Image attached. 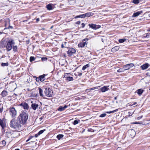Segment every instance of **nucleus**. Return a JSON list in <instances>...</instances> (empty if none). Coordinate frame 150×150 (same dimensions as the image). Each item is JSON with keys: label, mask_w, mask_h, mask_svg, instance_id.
I'll list each match as a JSON object with an SVG mask.
<instances>
[{"label": "nucleus", "mask_w": 150, "mask_h": 150, "mask_svg": "<svg viewBox=\"0 0 150 150\" xmlns=\"http://www.w3.org/2000/svg\"><path fill=\"white\" fill-rule=\"evenodd\" d=\"M118 110V109H116L115 110H113L112 111H107V112H105L107 113H108V114H110V113H114V112H115L117 111Z\"/></svg>", "instance_id": "nucleus-29"}, {"label": "nucleus", "mask_w": 150, "mask_h": 150, "mask_svg": "<svg viewBox=\"0 0 150 150\" xmlns=\"http://www.w3.org/2000/svg\"><path fill=\"white\" fill-rule=\"evenodd\" d=\"M12 48L13 49V50L14 52H17V47L16 45L14 46V45L12 46Z\"/></svg>", "instance_id": "nucleus-26"}, {"label": "nucleus", "mask_w": 150, "mask_h": 150, "mask_svg": "<svg viewBox=\"0 0 150 150\" xmlns=\"http://www.w3.org/2000/svg\"><path fill=\"white\" fill-rule=\"evenodd\" d=\"M148 31H149V32H150V28H148Z\"/></svg>", "instance_id": "nucleus-59"}, {"label": "nucleus", "mask_w": 150, "mask_h": 150, "mask_svg": "<svg viewBox=\"0 0 150 150\" xmlns=\"http://www.w3.org/2000/svg\"><path fill=\"white\" fill-rule=\"evenodd\" d=\"M100 89L102 92H104L108 91L109 88H108V86H104L101 88Z\"/></svg>", "instance_id": "nucleus-18"}, {"label": "nucleus", "mask_w": 150, "mask_h": 150, "mask_svg": "<svg viewBox=\"0 0 150 150\" xmlns=\"http://www.w3.org/2000/svg\"><path fill=\"white\" fill-rule=\"evenodd\" d=\"M142 122H135L134 124H142Z\"/></svg>", "instance_id": "nucleus-46"}, {"label": "nucleus", "mask_w": 150, "mask_h": 150, "mask_svg": "<svg viewBox=\"0 0 150 150\" xmlns=\"http://www.w3.org/2000/svg\"><path fill=\"white\" fill-rule=\"evenodd\" d=\"M143 12L142 11H137L134 13L132 16V17H137L139 16Z\"/></svg>", "instance_id": "nucleus-17"}, {"label": "nucleus", "mask_w": 150, "mask_h": 150, "mask_svg": "<svg viewBox=\"0 0 150 150\" xmlns=\"http://www.w3.org/2000/svg\"><path fill=\"white\" fill-rule=\"evenodd\" d=\"M82 75V73H79V74H78V75L79 76H81Z\"/></svg>", "instance_id": "nucleus-56"}, {"label": "nucleus", "mask_w": 150, "mask_h": 150, "mask_svg": "<svg viewBox=\"0 0 150 150\" xmlns=\"http://www.w3.org/2000/svg\"><path fill=\"white\" fill-rule=\"evenodd\" d=\"M133 2L135 4H138L139 3V0H133Z\"/></svg>", "instance_id": "nucleus-38"}, {"label": "nucleus", "mask_w": 150, "mask_h": 150, "mask_svg": "<svg viewBox=\"0 0 150 150\" xmlns=\"http://www.w3.org/2000/svg\"><path fill=\"white\" fill-rule=\"evenodd\" d=\"M33 77L34 78H35V80H36V79L37 78H38V77H37L36 76H33Z\"/></svg>", "instance_id": "nucleus-53"}, {"label": "nucleus", "mask_w": 150, "mask_h": 150, "mask_svg": "<svg viewBox=\"0 0 150 150\" xmlns=\"http://www.w3.org/2000/svg\"><path fill=\"white\" fill-rule=\"evenodd\" d=\"M99 87H93V88H92L89 89H88V90H94V89H98V88Z\"/></svg>", "instance_id": "nucleus-40"}, {"label": "nucleus", "mask_w": 150, "mask_h": 150, "mask_svg": "<svg viewBox=\"0 0 150 150\" xmlns=\"http://www.w3.org/2000/svg\"><path fill=\"white\" fill-rule=\"evenodd\" d=\"M15 150H20V149H16Z\"/></svg>", "instance_id": "nucleus-61"}, {"label": "nucleus", "mask_w": 150, "mask_h": 150, "mask_svg": "<svg viewBox=\"0 0 150 150\" xmlns=\"http://www.w3.org/2000/svg\"><path fill=\"white\" fill-rule=\"evenodd\" d=\"M144 90L142 89H139L137 90V93L139 95H141L143 93Z\"/></svg>", "instance_id": "nucleus-23"}, {"label": "nucleus", "mask_w": 150, "mask_h": 150, "mask_svg": "<svg viewBox=\"0 0 150 150\" xmlns=\"http://www.w3.org/2000/svg\"><path fill=\"white\" fill-rule=\"evenodd\" d=\"M106 115V113H103L101 114L99 116V117H103L105 116Z\"/></svg>", "instance_id": "nucleus-39"}, {"label": "nucleus", "mask_w": 150, "mask_h": 150, "mask_svg": "<svg viewBox=\"0 0 150 150\" xmlns=\"http://www.w3.org/2000/svg\"><path fill=\"white\" fill-rule=\"evenodd\" d=\"M10 125L11 127L17 130L19 129L23 125L20 121V118L17 117L16 120L13 119L10 121Z\"/></svg>", "instance_id": "nucleus-2"}, {"label": "nucleus", "mask_w": 150, "mask_h": 150, "mask_svg": "<svg viewBox=\"0 0 150 150\" xmlns=\"http://www.w3.org/2000/svg\"><path fill=\"white\" fill-rule=\"evenodd\" d=\"M8 65V63L6 62V63H2L1 65L2 67L7 66Z\"/></svg>", "instance_id": "nucleus-30"}, {"label": "nucleus", "mask_w": 150, "mask_h": 150, "mask_svg": "<svg viewBox=\"0 0 150 150\" xmlns=\"http://www.w3.org/2000/svg\"><path fill=\"white\" fill-rule=\"evenodd\" d=\"M31 103H32L31 105L32 108L34 110H36L38 107V105L35 103H33V101H31Z\"/></svg>", "instance_id": "nucleus-14"}, {"label": "nucleus", "mask_w": 150, "mask_h": 150, "mask_svg": "<svg viewBox=\"0 0 150 150\" xmlns=\"http://www.w3.org/2000/svg\"><path fill=\"white\" fill-rule=\"evenodd\" d=\"M46 76V75L45 74H43L42 75L39 76L38 78L36 79V81L37 82H39L40 81L41 82L43 81L46 79L45 77Z\"/></svg>", "instance_id": "nucleus-10"}, {"label": "nucleus", "mask_w": 150, "mask_h": 150, "mask_svg": "<svg viewBox=\"0 0 150 150\" xmlns=\"http://www.w3.org/2000/svg\"><path fill=\"white\" fill-rule=\"evenodd\" d=\"M45 129H44L40 130L38 132V133L40 135V134H42V133H43V132L45 131Z\"/></svg>", "instance_id": "nucleus-37"}, {"label": "nucleus", "mask_w": 150, "mask_h": 150, "mask_svg": "<svg viewBox=\"0 0 150 150\" xmlns=\"http://www.w3.org/2000/svg\"><path fill=\"white\" fill-rule=\"evenodd\" d=\"M117 97H115L114 98V99L115 100H116L117 99Z\"/></svg>", "instance_id": "nucleus-57"}, {"label": "nucleus", "mask_w": 150, "mask_h": 150, "mask_svg": "<svg viewBox=\"0 0 150 150\" xmlns=\"http://www.w3.org/2000/svg\"><path fill=\"white\" fill-rule=\"evenodd\" d=\"M8 92L6 90H3L1 93V96L3 97H4L8 95Z\"/></svg>", "instance_id": "nucleus-21"}, {"label": "nucleus", "mask_w": 150, "mask_h": 150, "mask_svg": "<svg viewBox=\"0 0 150 150\" xmlns=\"http://www.w3.org/2000/svg\"><path fill=\"white\" fill-rule=\"evenodd\" d=\"M34 136H30L29 137L28 139L26 140V142H28L30 141L32 138H33Z\"/></svg>", "instance_id": "nucleus-41"}, {"label": "nucleus", "mask_w": 150, "mask_h": 150, "mask_svg": "<svg viewBox=\"0 0 150 150\" xmlns=\"http://www.w3.org/2000/svg\"><path fill=\"white\" fill-rule=\"evenodd\" d=\"M47 58L45 57H43L41 58V60L42 61H45L47 60Z\"/></svg>", "instance_id": "nucleus-43"}, {"label": "nucleus", "mask_w": 150, "mask_h": 150, "mask_svg": "<svg viewBox=\"0 0 150 150\" xmlns=\"http://www.w3.org/2000/svg\"><path fill=\"white\" fill-rule=\"evenodd\" d=\"M38 89L39 90V92L40 96L43 97L44 96V95L43 94V91L42 89L40 88H39Z\"/></svg>", "instance_id": "nucleus-24"}, {"label": "nucleus", "mask_w": 150, "mask_h": 150, "mask_svg": "<svg viewBox=\"0 0 150 150\" xmlns=\"http://www.w3.org/2000/svg\"><path fill=\"white\" fill-rule=\"evenodd\" d=\"M80 122V121L79 120H75L73 123V124L74 125H76L78 124Z\"/></svg>", "instance_id": "nucleus-31"}, {"label": "nucleus", "mask_w": 150, "mask_h": 150, "mask_svg": "<svg viewBox=\"0 0 150 150\" xmlns=\"http://www.w3.org/2000/svg\"><path fill=\"white\" fill-rule=\"evenodd\" d=\"M0 125L2 128V132H5V128L6 127L5 122L4 120L1 119L0 118Z\"/></svg>", "instance_id": "nucleus-7"}, {"label": "nucleus", "mask_w": 150, "mask_h": 150, "mask_svg": "<svg viewBox=\"0 0 150 150\" xmlns=\"http://www.w3.org/2000/svg\"><path fill=\"white\" fill-rule=\"evenodd\" d=\"M71 75L70 73H65L64 74V77L67 78V77H69V76Z\"/></svg>", "instance_id": "nucleus-32"}, {"label": "nucleus", "mask_w": 150, "mask_h": 150, "mask_svg": "<svg viewBox=\"0 0 150 150\" xmlns=\"http://www.w3.org/2000/svg\"><path fill=\"white\" fill-rule=\"evenodd\" d=\"M90 28L93 30H97L100 28L101 27L100 25H97L96 24L93 23H89L88 25Z\"/></svg>", "instance_id": "nucleus-8"}, {"label": "nucleus", "mask_w": 150, "mask_h": 150, "mask_svg": "<svg viewBox=\"0 0 150 150\" xmlns=\"http://www.w3.org/2000/svg\"><path fill=\"white\" fill-rule=\"evenodd\" d=\"M129 135L132 137H134L136 134L135 131L133 129H131L128 131Z\"/></svg>", "instance_id": "nucleus-15"}, {"label": "nucleus", "mask_w": 150, "mask_h": 150, "mask_svg": "<svg viewBox=\"0 0 150 150\" xmlns=\"http://www.w3.org/2000/svg\"><path fill=\"white\" fill-rule=\"evenodd\" d=\"M142 116H140L139 117H138L137 118V119L138 120H139L141 118H142Z\"/></svg>", "instance_id": "nucleus-51"}, {"label": "nucleus", "mask_w": 150, "mask_h": 150, "mask_svg": "<svg viewBox=\"0 0 150 150\" xmlns=\"http://www.w3.org/2000/svg\"><path fill=\"white\" fill-rule=\"evenodd\" d=\"M149 66V64L148 63H146L141 66L140 67L143 70H145L147 69Z\"/></svg>", "instance_id": "nucleus-19"}, {"label": "nucleus", "mask_w": 150, "mask_h": 150, "mask_svg": "<svg viewBox=\"0 0 150 150\" xmlns=\"http://www.w3.org/2000/svg\"><path fill=\"white\" fill-rule=\"evenodd\" d=\"M81 25H82V28H83L84 27V26H85V24L84 23H82L81 24Z\"/></svg>", "instance_id": "nucleus-52"}, {"label": "nucleus", "mask_w": 150, "mask_h": 150, "mask_svg": "<svg viewBox=\"0 0 150 150\" xmlns=\"http://www.w3.org/2000/svg\"><path fill=\"white\" fill-rule=\"evenodd\" d=\"M125 40L126 39H120L119 40V42L120 43H122L124 42Z\"/></svg>", "instance_id": "nucleus-35"}, {"label": "nucleus", "mask_w": 150, "mask_h": 150, "mask_svg": "<svg viewBox=\"0 0 150 150\" xmlns=\"http://www.w3.org/2000/svg\"><path fill=\"white\" fill-rule=\"evenodd\" d=\"M20 106H21L25 110H28L29 108L28 104L25 102H23L20 104Z\"/></svg>", "instance_id": "nucleus-12"}, {"label": "nucleus", "mask_w": 150, "mask_h": 150, "mask_svg": "<svg viewBox=\"0 0 150 150\" xmlns=\"http://www.w3.org/2000/svg\"><path fill=\"white\" fill-rule=\"evenodd\" d=\"M80 23V21H78L76 22V24H79Z\"/></svg>", "instance_id": "nucleus-54"}, {"label": "nucleus", "mask_w": 150, "mask_h": 150, "mask_svg": "<svg viewBox=\"0 0 150 150\" xmlns=\"http://www.w3.org/2000/svg\"><path fill=\"white\" fill-rule=\"evenodd\" d=\"M2 33V32H0V34H1Z\"/></svg>", "instance_id": "nucleus-63"}, {"label": "nucleus", "mask_w": 150, "mask_h": 150, "mask_svg": "<svg viewBox=\"0 0 150 150\" xmlns=\"http://www.w3.org/2000/svg\"><path fill=\"white\" fill-rule=\"evenodd\" d=\"M36 22H38L39 21L40 19H36Z\"/></svg>", "instance_id": "nucleus-58"}, {"label": "nucleus", "mask_w": 150, "mask_h": 150, "mask_svg": "<svg viewBox=\"0 0 150 150\" xmlns=\"http://www.w3.org/2000/svg\"><path fill=\"white\" fill-rule=\"evenodd\" d=\"M2 144L4 146H5L6 144V141L4 140H3L2 142Z\"/></svg>", "instance_id": "nucleus-45"}, {"label": "nucleus", "mask_w": 150, "mask_h": 150, "mask_svg": "<svg viewBox=\"0 0 150 150\" xmlns=\"http://www.w3.org/2000/svg\"><path fill=\"white\" fill-rule=\"evenodd\" d=\"M149 34L147 33L146 34V35L145 36H144L145 38H149Z\"/></svg>", "instance_id": "nucleus-47"}, {"label": "nucleus", "mask_w": 150, "mask_h": 150, "mask_svg": "<svg viewBox=\"0 0 150 150\" xmlns=\"http://www.w3.org/2000/svg\"><path fill=\"white\" fill-rule=\"evenodd\" d=\"M66 80L69 81H73L74 80V79L72 77L69 76V77H67V78L66 79Z\"/></svg>", "instance_id": "nucleus-28"}, {"label": "nucleus", "mask_w": 150, "mask_h": 150, "mask_svg": "<svg viewBox=\"0 0 150 150\" xmlns=\"http://www.w3.org/2000/svg\"><path fill=\"white\" fill-rule=\"evenodd\" d=\"M44 93L45 96L48 97H52L53 96V92L50 88H46L44 91Z\"/></svg>", "instance_id": "nucleus-4"}, {"label": "nucleus", "mask_w": 150, "mask_h": 150, "mask_svg": "<svg viewBox=\"0 0 150 150\" xmlns=\"http://www.w3.org/2000/svg\"><path fill=\"white\" fill-rule=\"evenodd\" d=\"M35 59V58L34 57L31 56L30 58V62H32Z\"/></svg>", "instance_id": "nucleus-34"}, {"label": "nucleus", "mask_w": 150, "mask_h": 150, "mask_svg": "<svg viewBox=\"0 0 150 150\" xmlns=\"http://www.w3.org/2000/svg\"><path fill=\"white\" fill-rule=\"evenodd\" d=\"M70 105V104L69 105H65L64 106H59L57 110L59 111H62L64 110L66 108H67L68 106Z\"/></svg>", "instance_id": "nucleus-13"}, {"label": "nucleus", "mask_w": 150, "mask_h": 150, "mask_svg": "<svg viewBox=\"0 0 150 150\" xmlns=\"http://www.w3.org/2000/svg\"><path fill=\"white\" fill-rule=\"evenodd\" d=\"M149 73H147L146 74V75L147 76H149V77H150V75H149Z\"/></svg>", "instance_id": "nucleus-55"}, {"label": "nucleus", "mask_w": 150, "mask_h": 150, "mask_svg": "<svg viewBox=\"0 0 150 150\" xmlns=\"http://www.w3.org/2000/svg\"><path fill=\"white\" fill-rule=\"evenodd\" d=\"M46 8L48 10H51L53 8V5L51 4H49L46 6Z\"/></svg>", "instance_id": "nucleus-22"}, {"label": "nucleus", "mask_w": 150, "mask_h": 150, "mask_svg": "<svg viewBox=\"0 0 150 150\" xmlns=\"http://www.w3.org/2000/svg\"><path fill=\"white\" fill-rule=\"evenodd\" d=\"M9 110L10 114L12 118L15 117L17 115V111L15 108L13 107H11Z\"/></svg>", "instance_id": "nucleus-6"}, {"label": "nucleus", "mask_w": 150, "mask_h": 150, "mask_svg": "<svg viewBox=\"0 0 150 150\" xmlns=\"http://www.w3.org/2000/svg\"><path fill=\"white\" fill-rule=\"evenodd\" d=\"M67 43V42H64V44L62 43L61 45V47L62 48H66L67 47L66 46V45Z\"/></svg>", "instance_id": "nucleus-36"}, {"label": "nucleus", "mask_w": 150, "mask_h": 150, "mask_svg": "<svg viewBox=\"0 0 150 150\" xmlns=\"http://www.w3.org/2000/svg\"><path fill=\"white\" fill-rule=\"evenodd\" d=\"M5 42H6V43L4 47H6L7 52H9L11 50L12 46L15 44L14 40L11 38H6L4 40L3 39L2 40L1 43L2 44H4Z\"/></svg>", "instance_id": "nucleus-1"}, {"label": "nucleus", "mask_w": 150, "mask_h": 150, "mask_svg": "<svg viewBox=\"0 0 150 150\" xmlns=\"http://www.w3.org/2000/svg\"><path fill=\"white\" fill-rule=\"evenodd\" d=\"M125 70V69L123 68H120L117 71L118 72H122Z\"/></svg>", "instance_id": "nucleus-33"}, {"label": "nucleus", "mask_w": 150, "mask_h": 150, "mask_svg": "<svg viewBox=\"0 0 150 150\" xmlns=\"http://www.w3.org/2000/svg\"><path fill=\"white\" fill-rule=\"evenodd\" d=\"M90 67V65L89 64H87L84 66L82 68V70L83 71H84L85 70V69L88 67Z\"/></svg>", "instance_id": "nucleus-27"}, {"label": "nucleus", "mask_w": 150, "mask_h": 150, "mask_svg": "<svg viewBox=\"0 0 150 150\" xmlns=\"http://www.w3.org/2000/svg\"><path fill=\"white\" fill-rule=\"evenodd\" d=\"M93 13H86L80 15L76 16L74 18H83L85 17H88L93 15Z\"/></svg>", "instance_id": "nucleus-5"}, {"label": "nucleus", "mask_w": 150, "mask_h": 150, "mask_svg": "<svg viewBox=\"0 0 150 150\" xmlns=\"http://www.w3.org/2000/svg\"><path fill=\"white\" fill-rule=\"evenodd\" d=\"M137 104V102H134L133 103V104H131V106H132L133 105H135L136 104Z\"/></svg>", "instance_id": "nucleus-50"}, {"label": "nucleus", "mask_w": 150, "mask_h": 150, "mask_svg": "<svg viewBox=\"0 0 150 150\" xmlns=\"http://www.w3.org/2000/svg\"><path fill=\"white\" fill-rule=\"evenodd\" d=\"M84 130H85V129L83 130V131H82V132H84Z\"/></svg>", "instance_id": "nucleus-64"}, {"label": "nucleus", "mask_w": 150, "mask_h": 150, "mask_svg": "<svg viewBox=\"0 0 150 150\" xmlns=\"http://www.w3.org/2000/svg\"><path fill=\"white\" fill-rule=\"evenodd\" d=\"M39 135H39V134L38 133L37 134H36L35 135L34 137H38L39 136Z\"/></svg>", "instance_id": "nucleus-48"}, {"label": "nucleus", "mask_w": 150, "mask_h": 150, "mask_svg": "<svg viewBox=\"0 0 150 150\" xmlns=\"http://www.w3.org/2000/svg\"><path fill=\"white\" fill-rule=\"evenodd\" d=\"M134 66V64H129L124 65L123 67V68L126 70L129 69L133 67Z\"/></svg>", "instance_id": "nucleus-11"}, {"label": "nucleus", "mask_w": 150, "mask_h": 150, "mask_svg": "<svg viewBox=\"0 0 150 150\" xmlns=\"http://www.w3.org/2000/svg\"><path fill=\"white\" fill-rule=\"evenodd\" d=\"M64 137V135L62 134H59L57 136V138L58 140H60L62 138Z\"/></svg>", "instance_id": "nucleus-25"}, {"label": "nucleus", "mask_w": 150, "mask_h": 150, "mask_svg": "<svg viewBox=\"0 0 150 150\" xmlns=\"http://www.w3.org/2000/svg\"><path fill=\"white\" fill-rule=\"evenodd\" d=\"M53 27V25H52L50 28V29H52Z\"/></svg>", "instance_id": "nucleus-60"}, {"label": "nucleus", "mask_w": 150, "mask_h": 150, "mask_svg": "<svg viewBox=\"0 0 150 150\" xmlns=\"http://www.w3.org/2000/svg\"><path fill=\"white\" fill-rule=\"evenodd\" d=\"M23 22H25V21H27V20H25V21H22Z\"/></svg>", "instance_id": "nucleus-62"}, {"label": "nucleus", "mask_w": 150, "mask_h": 150, "mask_svg": "<svg viewBox=\"0 0 150 150\" xmlns=\"http://www.w3.org/2000/svg\"><path fill=\"white\" fill-rule=\"evenodd\" d=\"M13 28V27H12V26H10V25H9V26H8V28H8V29H10V28H11V29H12V28Z\"/></svg>", "instance_id": "nucleus-49"}, {"label": "nucleus", "mask_w": 150, "mask_h": 150, "mask_svg": "<svg viewBox=\"0 0 150 150\" xmlns=\"http://www.w3.org/2000/svg\"><path fill=\"white\" fill-rule=\"evenodd\" d=\"M20 119V121L23 125H25L28 118V114L25 111H22L19 116Z\"/></svg>", "instance_id": "nucleus-3"}, {"label": "nucleus", "mask_w": 150, "mask_h": 150, "mask_svg": "<svg viewBox=\"0 0 150 150\" xmlns=\"http://www.w3.org/2000/svg\"><path fill=\"white\" fill-rule=\"evenodd\" d=\"M80 42L78 44V46L79 47H83L86 45H87V42Z\"/></svg>", "instance_id": "nucleus-16"}, {"label": "nucleus", "mask_w": 150, "mask_h": 150, "mask_svg": "<svg viewBox=\"0 0 150 150\" xmlns=\"http://www.w3.org/2000/svg\"><path fill=\"white\" fill-rule=\"evenodd\" d=\"M88 132H94V130L92 129L91 128L88 129Z\"/></svg>", "instance_id": "nucleus-42"}, {"label": "nucleus", "mask_w": 150, "mask_h": 150, "mask_svg": "<svg viewBox=\"0 0 150 150\" xmlns=\"http://www.w3.org/2000/svg\"><path fill=\"white\" fill-rule=\"evenodd\" d=\"M119 46H115L111 49V51L113 52H115L119 50Z\"/></svg>", "instance_id": "nucleus-20"}, {"label": "nucleus", "mask_w": 150, "mask_h": 150, "mask_svg": "<svg viewBox=\"0 0 150 150\" xmlns=\"http://www.w3.org/2000/svg\"><path fill=\"white\" fill-rule=\"evenodd\" d=\"M76 52V50L75 49L69 47L68 51L67 52L69 56H71L74 54Z\"/></svg>", "instance_id": "nucleus-9"}, {"label": "nucleus", "mask_w": 150, "mask_h": 150, "mask_svg": "<svg viewBox=\"0 0 150 150\" xmlns=\"http://www.w3.org/2000/svg\"><path fill=\"white\" fill-rule=\"evenodd\" d=\"M88 40V39L87 38H86L83 40H82V42H86V41H87Z\"/></svg>", "instance_id": "nucleus-44"}]
</instances>
